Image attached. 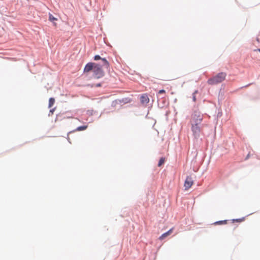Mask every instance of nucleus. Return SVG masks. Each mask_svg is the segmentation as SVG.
Masks as SVG:
<instances>
[{
	"mask_svg": "<svg viewBox=\"0 0 260 260\" xmlns=\"http://www.w3.org/2000/svg\"><path fill=\"white\" fill-rule=\"evenodd\" d=\"M226 74L224 72L218 73L214 77L208 80V84L210 85L217 84L223 81L226 78Z\"/></svg>",
	"mask_w": 260,
	"mask_h": 260,
	"instance_id": "obj_1",
	"label": "nucleus"
},
{
	"mask_svg": "<svg viewBox=\"0 0 260 260\" xmlns=\"http://www.w3.org/2000/svg\"><path fill=\"white\" fill-rule=\"evenodd\" d=\"M203 119V115L199 111H194L191 115V123L201 124Z\"/></svg>",
	"mask_w": 260,
	"mask_h": 260,
	"instance_id": "obj_2",
	"label": "nucleus"
},
{
	"mask_svg": "<svg viewBox=\"0 0 260 260\" xmlns=\"http://www.w3.org/2000/svg\"><path fill=\"white\" fill-rule=\"evenodd\" d=\"M102 65L101 66L98 63L95 64L93 72L94 75L96 78H100L102 77L104 75V71L102 69Z\"/></svg>",
	"mask_w": 260,
	"mask_h": 260,
	"instance_id": "obj_3",
	"label": "nucleus"
},
{
	"mask_svg": "<svg viewBox=\"0 0 260 260\" xmlns=\"http://www.w3.org/2000/svg\"><path fill=\"white\" fill-rule=\"evenodd\" d=\"M191 131L193 133V136L195 138L199 137L201 132V127L199 126L200 124L191 123Z\"/></svg>",
	"mask_w": 260,
	"mask_h": 260,
	"instance_id": "obj_4",
	"label": "nucleus"
},
{
	"mask_svg": "<svg viewBox=\"0 0 260 260\" xmlns=\"http://www.w3.org/2000/svg\"><path fill=\"white\" fill-rule=\"evenodd\" d=\"M193 184V181L192 178L190 176H187L186 178L184 183V187L185 188V190H187L189 189L192 185Z\"/></svg>",
	"mask_w": 260,
	"mask_h": 260,
	"instance_id": "obj_5",
	"label": "nucleus"
},
{
	"mask_svg": "<svg viewBox=\"0 0 260 260\" xmlns=\"http://www.w3.org/2000/svg\"><path fill=\"white\" fill-rule=\"evenodd\" d=\"M94 59L95 60L101 59L103 61V64H102L103 67H105L107 69L109 68V64L108 61L106 60V58H102L100 55H96L94 57Z\"/></svg>",
	"mask_w": 260,
	"mask_h": 260,
	"instance_id": "obj_6",
	"label": "nucleus"
},
{
	"mask_svg": "<svg viewBox=\"0 0 260 260\" xmlns=\"http://www.w3.org/2000/svg\"><path fill=\"white\" fill-rule=\"evenodd\" d=\"M95 63L89 62L85 67L84 69V72H89L91 70H93L95 67Z\"/></svg>",
	"mask_w": 260,
	"mask_h": 260,
	"instance_id": "obj_7",
	"label": "nucleus"
},
{
	"mask_svg": "<svg viewBox=\"0 0 260 260\" xmlns=\"http://www.w3.org/2000/svg\"><path fill=\"white\" fill-rule=\"evenodd\" d=\"M141 102L143 104L146 105L149 102V99L146 94H143L140 98Z\"/></svg>",
	"mask_w": 260,
	"mask_h": 260,
	"instance_id": "obj_8",
	"label": "nucleus"
},
{
	"mask_svg": "<svg viewBox=\"0 0 260 260\" xmlns=\"http://www.w3.org/2000/svg\"><path fill=\"white\" fill-rule=\"evenodd\" d=\"M173 229L174 228H171L170 230H169L168 232L164 233L163 234H162L159 237V239L160 240H164L165 238H166L167 237H168V236L170 235L173 231Z\"/></svg>",
	"mask_w": 260,
	"mask_h": 260,
	"instance_id": "obj_9",
	"label": "nucleus"
},
{
	"mask_svg": "<svg viewBox=\"0 0 260 260\" xmlns=\"http://www.w3.org/2000/svg\"><path fill=\"white\" fill-rule=\"evenodd\" d=\"M55 103V99L53 98H51L49 100V105L48 107L49 108H51L54 104Z\"/></svg>",
	"mask_w": 260,
	"mask_h": 260,
	"instance_id": "obj_10",
	"label": "nucleus"
},
{
	"mask_svg": "<svg viewBox=\"0 0 260 260\" xmlns=\"http://www.w3.org/2000/svg\"><path fill=\"white\" fill-rule=\"evenodd\" d=\"M87 127H88L87 125H83V126H79L76 128V131H84L87 128Z\"/></svg>",
	"mask_w": 260,
	"mask_h": 260,
	"instance_id": "obj_11",
	"label": "nucleus"
},
{
	"mask_svg": "<svg viewBox=\"0 0 260 260\" xmlns=\"http://www.w3.org/2000/svg\"><path fill=\"white\" fill-rule=\"evenodd\" d=\"M49 20L51 22H53L55 20H57V18L54 17L52 14H49Z\"/></svg>",
	"mask_w": 260,
	"mask_h": 260,
	"instance_id": "obj_12",
	"label": "nucleus"
},
{
	"mask_svg": "<svg viewBox=\"0 0 260 260\" xmlns=\"http://www.w3.org/2000/svg\"><path fill=\"white\" fill-rule=\"evenodd\" d=\"M165 158L161 157L158 162V166L160 167L165 162Z\"/></svg>",
	"mask_w": 260,
	"mask_h": 260,
	"instance_id": "obj_13",
	"label": "nucleus"
},
{
	"mask_svg": "<svg viewBox=\"0 0 260 260\" xmlns=\"http://www.w3.org/2000/svg\"><path fill=\"white\" fill-rule=\"evenodd\" d=\"M227 223V220H221V221H218L214 223L215 224H226Z\"/></svg>",
	"mask_w": 260,
	"mask_h": 260,
	"instance_id": "obj_14",
	"label": "nucleus"
},
{
	"mask_svg": "<svg viewBox=\"0 0 260 260\" xmlns=\"http://www.w3.org/2000/svg\"><path fill=\"white\" fill-rule=\"evenodd\" d=\"M233 222H234L235 221L240 222H242V221H243V219L239 218V219H233Z\"/></svg>",
	"mask_w": 260,
	"mask_h": 260,
	"instance_id": "obj_15",
	"label": "nucleus"
},
{
	"mask_svg": "<svg viewBox=\"0 0 260 260\" xmlns=\"http://www.w3.org/2000/svg\"><path fill=\"white\" fill-rule=\"evenodd\" d=\"M166 92L165 90H164V89H161V90H160L159 91H158V93L159 94H161V93H165Z\"/></svg>",
	"mask_w": 260,
	"mask_h": 260,
	"instance_id": "obj_16",
	"label": "nucleus"
},
{
	"mask_svg": "<svg viewBox=\"0 0 260 260\" xmlns=\"http://www.w3.org/2000/svg\"><path fill=\"white\" fill-rule=\"evenodd\" d=\"M196 92H197V91H196V92L193 93V101H194V102H195V101H196V96H195V95H194L195 93H196Z\"/></svg>",
	"mask_w": 260,
	"mask_h": 260,
	"instance_id": "obj_17",
	"label": "nucleus"
},
{
	"mask_svg": "<svg viewBox=\"0 0 260 260\" xmlns=\"http://www.w3.org/2000/svg\"><path fill=\"white\" fill-rule=\"evenodd\" d=\"M54 111V109H51L50 110V112H51L52 114L53 113Z\"/></svg>",
	"mask_w": 260,
	"mask_h": 260,
	"instance_id": "obj_18",
	"label": "nucleus"
},
{
	"mask_svg": "<svg viewBox=\"0 0 260 260\" xmlns=\"http://www.w3.org/2000/svg\"><path fill=\"white\" fill-rule=\"evenodd\" d=\"M96 86H101V84H98L96 85Z\"/></svg>",
	"mask_w": 260,
	"mask_h": 260,
	"instance_id": "obj_19",
	"label": "nucleus"
},
{
	"mask_svg": "<svg viewBox=\"0 0 260 260\" xmlns=\"http://www.w3.org/2000/svg\"><path fill=\"white\" fill-rule=\"evenodd\" d=\"M257 51H258L259 52H260V49H257Z\"/></svg>",
	"mask_w": 260,
	"mask_h": 260,
	"instance_id": "obj_20",
	"label": "nucleus"
}]
</instances>
